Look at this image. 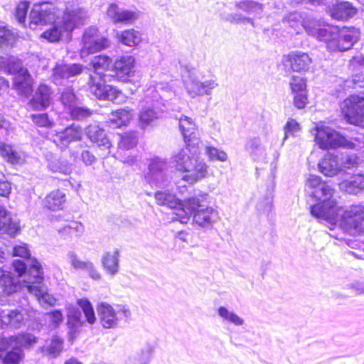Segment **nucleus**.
Returning a JSON list of instances; mask_svg holds the SVG:
<instances>
[{"instance_id": "obj_1", "label": "nucleus", "mask_w": 364, "mask_h": 364, "mask_svg": "<svg viewBox=\"0 0 364 364\" xmlns=\"http://www.w3.org/2000/svg\"><path fill=\"white\" fill-rule=\"evenodd\" d=\"M190 215H192L193 223L202 228H209L216 221L218 212L209 205L207 194L203 193L186 198L183 211L176 213V220L186 224Z\"/></svg>"}, {"instance_id": "obj_2", "label": "nucleus", "mask_w": 364, "mask_h": 364, "mask_svg": "<svg viewBox=\"0 0 364 364\" xmlns=\"http://www.w3.org/2000/svg\"><path fill=\"white\" fill-rule=\"evenodd\" d=\"M38 338L28 332L9 336H0V361L1 364H20L24 359L23 348L31 349L38 342Z\"/></svg>"}, {"instance_id": "obj_3", "label": "nucleus", "mask_w": 364, "mask_h": 364, "mask_svg": "<svg viewBox=\"0 0 364 364\" xmlns=\"http://www.w3.org/2000/svg\"><path fill=\"white\" fill-rule=\"evenodd\" d=\"M174 169L183 173L182 180L193 185L208 177V166L198 156H190L184 149H181L171 157Z\"/></svg>"}, {"instance_id": "obj_4", "label": "nucleus", "mask_w": 364, "mask_h": 364, "mask_svg": "<svg viewBox=\"0 0 364 364\" xmlns=\"http://www.w3.org/2000/svg\"><path fill=\"white\" fill-rule=\"evenodd\" d=\"M85 11L79 6L78 0H68L65 3V9L62 21L59 25H54L41 34L42 38L50 43L58 42L63 32H72L77 23L82 20Z\"/></svg>"}, {"instance_id": "obj_5", "label": "nucleus", "mask_w": 364, "mask_h": 364, "mask_svg": "<svg viewBox=\"0 0 364 364\" xmlns=\"http://www.w3.org/2000/svg\"><path fill=\"white\" fill-rule=\"evenodd\" d=\"M339 111L346 124L364 129V92L345 97L339 102Z\"/></svg>"}, {"instance_id": "obj_6", "label": "nucleus", "mask_w": 364, "mask_h": 364, "mask_svg": "<svg viewBox=\"0 0 364 364\" xmlns=\"http://www.w3.org/2000/svg\"><path fill=\"white\" fill-rule=\"evenodd\" d=\"M320 190L321 196L324 199L321 203L312 205L311 213L318 219L329 221L334 220L338 213L337 202L335 199H332L335 189L326 182H323L320 186Z\"/></svg>"}, {"instance_id": "obj_7", "label": "nucleus", "mask_w": 364, "mask_h": 364, "mask_svg": "<svg viewBox=\"0 0 364 364\" xmlns=\"http://www.w3.org/2000/svg\"><path fill=\"white\" fill-rule=\"evenodd\" d=\"M314 140L318 147L323 150L346 147L353 149L355 144L348 141L343 135L336 130L326 126L315 127Z\"/></svg>"}, {"instance_id": "obj_8", "label": "nucleus", "mask_w": 364, "mask_h": 364, "mask_svg": "<svg viewBox=\"0 0 364 364\" xmlns=\"http://www.w3.org/2000/svg\"><path fill=\"white\" fill-rule=\"evenodd\" d=\"M105 75L95 73V75H90L87 82L90 92L99 100L115 101L122 95V90L117 87L105 83Z\"/></svg>"}, {"instance_id": "obj_9", "label": "nucleus", "mask_w": 364, "mask_h": 364, "mask_svg": "<svg viewBox=\"0 0 364 364\" xmlns=\"http://www.w3.org/2000/svg\"><path fill=\"white\" fill-rule=\"evenodd\" d=\"M360 31L355 26H339L329 48V50L335 53H343L351 50L359 41Z\"/></svg>"}, {"instance_id": "obj_10", "label": "nucleus", "mask_w": 364, "mask_h": 364, "mask_svg": "<svg viewBox=\"0 0 364 364\" xmlns=\"http://www.w3.org/2000/svg\"><path fill=\"white\" fill-rule=\"evenodd\" d=\"M313 63V59L307 52L291 50L283 55L281 64L289 73L304 74L307 73Z\"/></svg>"}, {"instance_id": "obj_11", "label": "nucleus", "mask_w": 364, "mask_h": 364, "mask_svg": "<svg viewBox=\"0 0 364 364\" xmlns=\"http://www.w3.org/2000/svg\"><path fill=\"white\" fill-rule=\"evenodd\" d=\"M364 205H352L343 213L340 226L343 231L352 233H360L364 230Z\"/></svg>"}, {"instance_id": "obj_12", "label": "nucleus", "mask_w": 364, "mask_h": 364, "mask_svg": "<svg viewBox=\"0 0 364 364\" xmlns=\"http://www.w3.org/2000/svg\"><path fill=\"white\" fill-rule=\"evenodd\" d=\"M59 11L55 4L50 1L36 4L30 13L31 23L53 24L58 18Z\"/></svg>"}, {"instance_id": "obj_13", "label": "nucleus", "mask_w": 364, "mask_h": 364, "mask_svg": "<svg viewBox=\"0 0 364 364\" xmlns=\"http://www.w3.org/2000/svg\"><path fill=\"white\" fill-rule=\"evenodd\" d=\"M84 49L88 54H93L109 47L110 41L105 36H100L97 27H90L83 34Z\"/></svg>"}, {"instance_id": "obj_14", "label": "nucleus", "mask_w": 364, "mask_h": 364, "mask_svg": "<svg viewBox=\"0 0 364 364\" xmlns=\"http://www.w3.org/2000/svg\"><path fill=\"white\" fill-rule=\"evenodd\" d=\"M179 129L183 136L186 148H198L201 142L198 127L194 121L186 116H181L179 119Z\"/></svg>"}, {"instance_id": "obj_15", "label": "nucleus", "mask_w": 364, "mask_h": 364, "mask_svg": "<svg viewBox=\"0 0 364 364\" xmlns=\"http://www.w3.org/2000/svg\"><path fill=\"white\" fill-rule=\"evenodd\" d=\"M28 316V310L23 307L7 311L0 310V328L10 326L16 329L20 328L26 324Z\"/></svg>"}, {"instance_id": "obj_16", "label": "nucleus", "mask_w": 364, "mask_h": 364, "mask_svg": "<svg viewBox=\"0 0 364 364\" xmlns=\"http://www.w3.org/2000/svg\"><path fill=\"white\" fill-rule=\"evenodd\" d=\"M87 138L95 144L100 151L109 153L112 146V141L105 133V129L97 124H90L85 128Z\"/></svg>"}, {"instance_id": "obj_17", "label": "nucleus", "mask_w": 364, "mask_h": 364, "mask_svg": "<svg viewBox=\"0 0 364 364\" xmlns=\"http://www.w3.org/2000/svg\"><path fill=\"white\" fill-rule=\"evenodd\" d=\"M326 12L336 21H346L358 14V9L348 1L337 0Z\"/></svg>"}, {"instance_id": "obj_18", "label": "nucleus", "mask_w": 364, "mask_h": 364, "mask_svg": "<svg viewBox=\"0 0 364 364\" xmlns=\"http://www.w3.org/2000/svg\"><path fill=\"white\" fill-rule=\"evenodd\" d=\"M28 274L31 281L26 285L28 291L35 295L38 299L43 298L46 293L43 292L41 287L33 285L35 283L41 284L43 280V272L41 265L36 258L32 259V264L28 269Z\"/></svg>"}, {"instance_id": "obj_19", "label": "nucleus", "mask_w": 364, "mask_h": 364, "mask_svg": "<svg viewBox=\"0 0 364 364\" xmlns=\"http://www.w3.org/2000/svg\"><path fill=\"white\" fill-rule=\"evenodd\" d=\"M134 57L130 55L120 56L117 58L112 68L114 78L118 81L127 82L129 77L134 73Z\"/></svg>"}, {"instance_id": "obj_20", "label": "nucleus", "mask_w": 364, "mask_h": 364, "mask_svg": "<svg viewBox=\"0 0 364 364\" xmlns=\"http://www.w3.org/2000/svg\"><path fill=\"white\" fill-rule=\"evenodd\" d=\"M107 14L114 24L132 25L138 19V13L127 9H120L115 3L109 5Z\"/></svg>"}, {"instance_id": "obj_21", "label": "nucleus", "mask_w": 364, "mask_h": 364, "mask_svg": "<svg viewBox=\"0 0 364 364\" xmlns=\"http://www.w3.org/2000/svg\"><path fill=\"white\" fill-rule=\"evenodd\" d=\"M339 26L331 23H321L315 22L313 28L309 30V33L315 36L318 41L325 43L329 49L335 36L338 31Z\"/></svg>"}, {"instance_id": "obj_22", "label": "nucleus", "mask_w": 364, "mask_h": 364, "mask_svg": "<svg viewBox=\"0 0 364 364\" xmlns=\"http://www.w3.org/2000/svg\"><path fill=\"white\" fill-rule=\"evenodd\" d=\"M82 138V129L76 124L66 127L63 130L54 135L53 142L60 146H66L70 142L80 141Z\"/></svg>"}, {"instance_id": "obj_23", "label": "nucleus", "mask_w": 364, "mask_h": 364, "mask_svg": "<svg viewBox=\"0 0 364 364\" xmlns=\"http://www.w3.org/2000/svg\"><path fill=\"white\" fill-rule=\"evenodd\" d=\"M51 88L45 84L38 85L35 95L28 102V106L33 111H42L46 109L50 104Z\"/></svg>"}, {"instance_id": "obj_24", "label": "nucleus", "mask_w": 364, "mask_h": 364, "mask_svg": "<svg viewBox=\"0 0 364 364\" xmlns=\"http://www.w3.org/2000/svg\"><path fill=\"white\" fill-rule=\"evenodd\" d=\"M66 203L65 192L62 189L57 188L46 195L42 200V207L47 210L59 211L63 210Z\"/></svg>"}, {"instance_id": "obj_25", "label": "nucleus", "mask_w": 364, "mask_h": 364, "mask_svg": "<svg viewBox=\"0 0 364 364\" xmlns=\"http://www.w3.org/2000/svg\"><path fill=\"white\" fill-rule=\"evenodd\" d=\"M154 198L157 205L176 210L175 214L183 211L185 199L181 200L168 191H157L154 193Z\"/></svg>"}, {"instance_id": "obj_26", "label": "nucleus", "mask_w": 364, "mask_h": 364, "mask_svg": "<svg viewBox=\"0 0 364 364\" xmlns=\"http://www.w3.org/2000/svg\"><path fill=\"white\" fill-rule=\"evenodd\" d=\"M97 310L100 322L105 328H112L117 326L118 318L113 307L107 303H100L97 305Z\"/></svg>"}, {"instance_id": "obj_27", "label": "nucleus", "mask_w": 364, "mask_h": 364, "mask_svg": "<svg viewBox=\"0 0 364 364\" xmlns=\"http://www.w3.org/2000/svg\"><path fill=\"white\" fill-rule=\"evenodd\" d=\"M33 80L28 70H22V73L14 78L13 87L19 95L28 96L33 92Z\"/></svg>"}, {"instance_id": "obj_28", "label": "nucleus", "mask_w": 364, "mask_h": 364, "mask_svg": "<svg viewBox=\"0 0 364 364\" xmlns=\"http://www.w3.org/2000/svg\"><path fill=\"white\" fill-rule=\"evenodd\" d=\"M20 282L15 279L10 271L0 268V289L5 295H11L18 291Z\"/></svg>"}, {"instance_id": "obj_29", "label": "nucleus", "mask_w": 364, "mask_h": 364, "mask_svg": "<svg viewBox=\"0 0 364 364\" xmlns=\"http://www.w3.org/2000/svg\"><path fill=\"white\" fill-rule=\"evenodd\" d=\"M319 171L326 176L333 177L338 175L342 168L339 166L337 156L328 154L321 159L318 164Z\"/></svg>"}, {"instance_id": "obj_30", "label": "nucleus", "mask_w": 364, "mask_h": 364, "mask_svg": "<svg viewBox=\"0 0 364 364\" xmlns=\"http://www.w3.org/2000/svg\"><path fill=\"white\" fill-rule=\"evenodd\" d=\"M20 230L18 223L13 220L9 212L4 207L0 206V231L14 237Z\"/></svg>"}, {"instance_id": "obj_31", "label": "nucleus", "mask_w": 364, "mask_h": 364, "mask_svg": "<svg viewBox=\"0 0 364 364\" xmlns=\"http://www.w3.org/2000/svg\"><path fill=\"white\" fill-rule=\"evenodd\" d=\"M215 85L213 80L201 82L198 80H191L186 83V89L191 97H195L208 94L210 90L215 87Z\"/></svg>"}, {"instance_id": "obj_32", "label": "nucleus", "mask_w": 364, "mask_h": 364, "mask_svg": "<svg viewBox=\"0 0 364 364\" xmlns=\"http://www.w3.org/2000/svg\"><path fill=\"white\" fill-rule=\"evenodd\" d=\"M0 156L7 163L17 165L23 161L21 154L10 144L0 141Z\"/></svg>"}, {"instance_id": "obj_33", "label": "nucleus", "mask_w": 364, "mask_h": 364, "mask_svg": "<svg viewBox=\"0 0 364 364\" xmlns=\"http://www.w3.org/2000/svg\"><path fill=\"white\" fill-rule=\"evenodd\" d=\"M117 37L119 42L129 47L138 46L142 40L140 32L133 28L121 31Z\"/></svg>"}, {"instance_id": "obj_34", "label": "nucleus", "mask_w": 364, "mask_h": 364, "mask_svg": "<svg viewBox=\"0 0 364 364\" xmlns=\"http://www.w3.org/2000/svg\"><path fill=\"white\" fill-rule=\"evenodd\" d=\"M119 251L114 250L112 252H107L102 257L103 268L110 274L113 275L119 269Z\"/></svg>"}, {"instance_id": "obj_35", "label": "nucleus", "mask_w": 364, "mask_h": 364, "mask_svg": "<svg viewBox=\"0 0 364 364\" xmlns=\"http://www.w3.org/2000/svg\"><path fill=\"white\" fill-rule=\"evenodd\" d=\"M82 70L80 64L61 65L55 68L54 75L59 78H70L80 74Z\"/></svg>"}, {"instance_id": "obj_36", "label": "nucleus", "mask_w": 364, "mask_h": 364, "mask_svg": "<svg viewBox=\"0 0 364 364\" xmlns=\"http://www.w3.org/2000/svg\"><path fill=\"white\" fill-rule=\"evenodd\" d=\"M138 144V136L136 131L129 130L119 134V149L129 150L135 147Z\"/></svg>"}, {"instance_id": "obj_37", "label": "nucleus", "mask_w": 364, "mask_h": 364, "mask_svg": "<svg viewBox=\"0 0 364 364\" xmlns=\"http://www.w3.org/2000/svg\"><path fill=\"white\" fill-rule=\"evenodd\" d=\"M133 110L131 109H118L111 112L112 117L110 122L118 127L127 125L133 118Z\"/></svg>"}, {"instance_id": "obj_38", "label": "nucleus", "mask_w": 364, "mask_h": 364, "mask_svg": "<svg viewBox=\"0 0 364 364\" xmlns=\"http://www.w3.org/2000/svg\"><path fill=\"white\" fill-rule=\"evenodd\" d=\"M343 187L350 193H357L364 189V175H354L350 181H343Z\"/></svg>"}, {"instance_id": "obj_39", "label": "nucleus", "mask_w": 364, "mask_h": 364, "mask_svg": "<svg viewBox=\"0 0 364 364\" xmlns=\"http://www.w3.org/2000/svg\"><path fill=\"white\" fill-rule=\"evenodd\" d=\"M76 304L81 308L85 316L86 321L90 325L95 323L96 316L90 301L86 298H82L77 299Z\"/></svg>"}, {"instance_id": "obj_40", "label": "nucleus", "mask_w": 364, "mask_h": 364, "mask_svg": "<svg viewBox=\"0 0 364 364\" xmlns=\"http://www.w3.org/2000/svg\"><path fill=\"white\" fill-rule=\"evenodd\" d=\"M364 81V74H356L353 75L351 81L346 80L343 84L338 85V87L333 92L332 96L335 98L338 99L343 97L346 94V88L349 87L348 82H351L353 85Z\"/></svg>"}, {"instance_id": "obj_41", "label": "nucleus", "mask_w": 364, "mask_h": 364, "mask_svg": "<svg viewBox=\"0 0 364 364\" xmlns=\"http://www.w3.org/2000/svg\"><path fill=\"white\" fill-rule=\"evenodd\" d=\"M64 339L58 336L54 335L48 346L46 348L47 353L53 357L58 356L63 349Z\"/></svg>"}, {"instance_id": "obj_42", "label": "nucleus", "mask_w": 364, "mask_h": 364, "mask_svg": "<svg viewBox=\"0 0 364 364\" xmlns=\"http://www.w3.org/2000/svg\"><path fill=\"white\" fill-rule=\"evenodd\" d=\"M17 40V35L6 26H0V46H12Z\"/></svg>"}, {"instance_id": "obj_43", "label": "nucleus", "mask_w": 364, "mask_h": 364, "mask_svg": "<svg viewBox=\"0 0 364 364\" xmlns=\"http://www.w3.org/2000/svg\"><path fill=\"white\" fill-rule=\"evenodd\" d=\"M307 83L308 80L306 77L301 75H291L289 84L291 92L307 90Z\"/></svg>"}, {"instance_id": "obj_44", "label": "nucleus", "mask_w": 364, "mask_h": 364, "mask_svg": "<svg viewBox=\"0 0 364 364\" xmlns=\"http://www.w3.org/2000/svg\"><path fill=\"white\" fill-rule=\"evenodd\" d=\"M83 321L81 319L80 312L75 310L68 316L67 326L71 333H76L82 326Z\"/></svg>"}, {"instance_id": "obj_45", "label": "nucleus", "mask_w": 364, "mask_h": 364, "mask_svg": "<svg viewBox=\"0 0 364 364\" xmlns=\"http://www.w3.org/2000/svg\"><path fill=\"white\" fill-rule=\"evenodd\" d=\"M293 105L298 109H305L309 103L308 90L302 92H291Z\"/></svg>"}, {"instance_id": "obj_46", "label": "nucleus", "mask_w": 364, "mask_h": 364, "mask_svg": "<svg viewBox=\"0 0 364 364\" xmlns=\"http://www.w3.org/2000/svg\"><path fill=\"white\" fill-rule=\"evenodd\" d=\"M111 63L112 58L108 55H98L94 57L91 62V65L95 70L93 75H95V73H98L97 70L99 69L108 70Z\"/></svg>"}, {"instance_id": "obj_47", "label": "nucleus", "mask_w": 364, "mask_h": 364, "mask_svg": "<svg viewBox=\"0 0 364 364\" xmlns=\"http://www.w3.org/2000/svg\"><path fill=\"white\" fill-rule=\"evenodd\" d=\"M205 154L210 161H219L225 162L228 160V155L224 151L212 146H207L205 147Z\"/></svg>"}, {"instance_id": "obj_48", "label": "nucleus", "mask_w": 364, "mask_h": 364, "mask_svg": "<svg viewBox=\"0 0 364 364\" xmlns=\"http://www.w3.org/2000/svg\"><path fill=\"white\" fill-rule=\"evenodd\" d=\"M31 119L38 127L50 129L54 125V122L49 119L47 113L33 114L31 115Z\"/></svg>"}, {"instance_id": "obj_49", "label": "nucleus", "mask_w": 364, "mask_h": 364, "mask_svg": "<svg viewBox=\"0 0 364 364\" xmlns=\"http://www.w3.org/2000/svg\"><path fill=\"white\" fill-rule=\"evenodd\" d=\"M156 118V112L153 108H144L139 114V122L142 127L150 124Z\"/></svg>"}, {"instance_id": "obj_50", "label": "nucleus", "mask_w": 364, "mask_h": 364, "mask_svg": "<svg viewBox=\"0 0 364 364\" xmlns=\"http://www.w3.org/2000/svg\"><path fill=\"white\" fill-rule=\"evenodd\" d=\"M48 167L52 172L60 173L65 176L69 175L72 171L71 167L68 163L60 160L51 161Z\"/></svg>"}, {"instance_id": "obj_51", "label": "nucleus", "mask_w": 364, "mask_h": 364, "mask_svg": "<svg viewBox=\"0 0 364 364\" xmlns=\"http://www.w3.org/2000/svg\"><path fill=\"white\" fill-rule=\"evenodd\" d=\"M69 114L73 119L82 120L92 114V111L88 108L74 106L70 108Z\"/></svg>"}, {"instance_id": "obj_52", "label": "nucleus", "mask_w": 364, "mask_h": 364, "mask_svg": "<svg viewBox=\"0 0 364 364\" xmlns=\"http://www.w3.org/2000/svg\"><path fill=\"white\" fill-rule=\"evenodd\" d=\"M30 3L27 1H20L17 4L15 10V16L19 23H25Z\"/></svg>"}, {"instance_id": "obj_53", "label": "nucleus", "mask_w": 364, "mask_h": 364, "mask_svg": "<svg viewBox=\"0 0 364 364\" xmlns=\"http://www.w3.org/2000/svg\"><path fill=\"white\" fill-rule=\"evenodd\" d=\"M166 168V163L159 159H154L149 165V173L152 176L161 173Z\"/></svg>"}, {"instance_id": "obj_54", "label": "nucleus", "mask_w": 364, "mask_h": 364, "mask_svg": "<svg viewBox=\"0 0 364 364\" xmlns=\"http://www.w3.org/2000/svg\"><path fill=\"white\" fill-rule=\"evenodd\" d=\"M301 129L300 124L294 119L289 118L284 127L285 138L289 135H294L295 132Z\"/></svg>"}, {"instance_id": "obj_55", "label": "nucleus", "mask_w": 364, "mask_h": 364, "mask_svg": "<svg viewBox=\"0 0 364 364\" xmlns=\"http://www.w3.org/2000/svg\"><path fill=\"white\" fill-rule=\"evenodd\" d=\"M11 192V183L6 180L5 175L0 171V196L9 198Z\"/></svg>"}, {"instance_id": "obj_56", "label": "nucleus", "mask_w": 364, "mask_h": 364, "mask_svg": "<svg viewBox=\"0 0 364 364\" xmlns=\"http://www.w3.org/2000/svg\"><path fill=\"white\" fill-rule=\"evenodd\" d=\"M12 255L24 259H29L31 256L28 245L25 243L14 246Z\"/></svg>"}, {"instance_id": "obj_57", "label": "nucleus", "mask_w": 364, "mask_h": 364, "mask_svg": "<svg viewBox=\"0 0 364 364\" xmlns=\"http://www.w3.org/2000/svg\"><path fill=\"white\" fill-rule=\"evenodd\" d=\"M70 264L75 269H85L89 262L81 260L75 252L68 254Z\"/></svg>"}, {"instance_id": "obj_58", "label": "nucleus", "mask_w": 364, "mask_h": 364, "mask_svg": "<svg viewBox=\"0 0 364 364\" xmlns=\"http://www.w3.org/2000/svg\"><path fill=\"white\" fill-rule=\"evenodd\" d=\"M8 71L16 75L22 73V70H27L22 67L21 62L19 60L9 61L6 64Z\"/></svg>"}, {"instance_id": "obj_59", "label": "nucleus", "mask_w": 364, "mask_h": 364, "mask_svg": "<svg viewBox=\"0 0 364 364\" xmlns=\"http://www.w3.org/2000/svg\"><path fill=\"white\" fill-rule=\"evenodd\" d=\"M12 267L14 271L17 273V276L18 277H21L26 272L27 266L22 260H14L12 262Z\"/></svg>"}, {"instance_id": "obj_60", "label": "nucleus", "mask_w": 364, "mask_h": 364, "mask_svg": "<svg viewBox=\"0 0 364 364\" xmlns=\"http://www.w3.org/2000/svg\"><path fill=\"white\" fill-rule=\"evenodd\" d=\"M323 182L321 177L315 175H310L306 181V186L310 189L319 188Z\"/></svg>"}, {"instance_id": "obj_61", "label": "nucleus", "mask_w": 364, "mask_h": 364, "mask_svg": "<svg viewBox=\"0 0 364 364\" xmlns=\"http://www.w3.org/2000/svg\"><path fill=\"white\" fill-rule=\"evenodd\" d=\"M255 2L250 0H242L235 4V7L242 11L249 12L254 7Z\"/></svg>"}, {"instance_id": "obj_62", "label": "nucleus", "mask_w": 364, "mask_h": 364, "mask_svg": "<svg viewBox=\"0 0 364 364\" xmlns=\"http://www.w3.org/2000/svg\"><path fill=\"white\" fill-rule=\"evenodd\" d=\"M260 147V143L258 139H251L245 144V149L250 154H254Z\"/></svg>"}, {"instance_id": "obj_63", "label": "nucleus", "mask_w": 364, "mask_h": 364, "mask_svg": "<svg viewBox=\"0 0 364 364\" xmlns=\"http://www.w3.org/2000/svg\"><path fill=\"white\" fill-rule=\"evenodd\" d=\"M75 100V95L72 91L63 92L60 95V100L65 105H71Z\"/></svg>"}, {"instance_id": "obj_64", "label": "nucleus", "mask_w": 364, "mask_h": 364, "mask_svg": "<svg viewBox=\"0 0 364 364\" xmlns=\"http://www.w3.org/2000/svg\"><path fill=\"white\" fill-rule=\"evenodd\" d=\"M90 277L95 280H100L101 279V274L98 269L94 266L93 263L89 262L86 268Z\"/></svg>"}]
</instances>
